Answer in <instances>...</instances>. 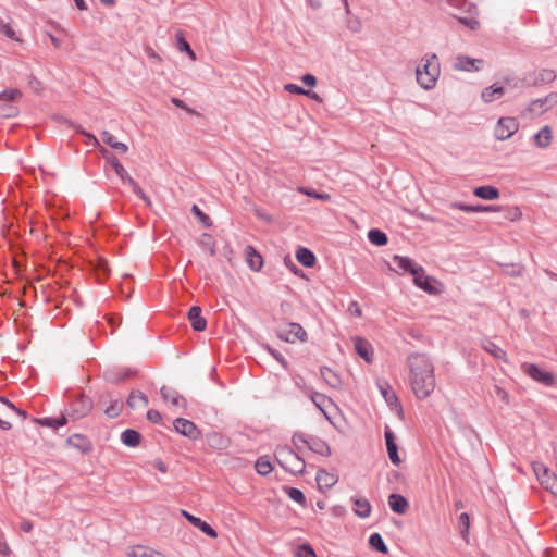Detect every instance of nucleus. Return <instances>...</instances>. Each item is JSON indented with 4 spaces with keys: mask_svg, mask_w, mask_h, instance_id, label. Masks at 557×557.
I'll return each mask as SVG.
<instances>
[{
    "mask_svg": "<svg viewBox=\"0 0 557 557\" xmlns=\"http://www.w3.org/2000/svg\"><path fill=\"white\" fill-rule=\"evenodd\" d=\"M409 381L414 396L425 399L436 386L434 364L425 354H413L408 358Z\"/></svg>",
    "mask_w": 557,
    "mask_h": 557,
    "instance_id": "nucleus-1",
    "label": "nucleus"
},
{
    "mask_svg": "<svg viewBox=\"0 0 557 557\" xmlns=\"http://www.w3.org/2000/svg\"><path fill=\"white\" fill-rule=\"evenodd\" d=\"M440 73L441 69L437 57L435 54L425 55L416 70L417 82L422 88L432 89L440 77Z\"/></svg>",
    "mask_w": 557,
    "mask_h": 557,
    "instance_id": "nucleus-2",
    "label": "nucleus"
},
{
    "mask_svg": "<svg viewBox=\"0 0 557 557\" xmlns=\"http://www.w3.org/2000/svg\"><path fill=\"white\" fill-rule=\"evenodd\" d=\"M532 470L542 487L557 495V475L544 463L537 461L532 462Z\"/></svg>",
    "mask_w": 557,
    "mask_h": 557,
    "instance_id": "nucleus-3",
    "label": "nucleus"
},
{
    "mask_svg": "<svg viewBox=\"0 0 557 557\" xmlns=\"http://www.w3.org/2000/svg\"><path fill=\"white\" fill-rule=\"evenodd\" d=\"M310 398L317 406V408H319V410H321L324 417L330 421V423L336 426L334 419L335 416L341 412L337 405L334 404L333 400L325 396L324 394H320L317 392L312 393L310 395Z\"/></svg>",
    "mask_w": 557,
    "mask_h": 557,
    "instance_id": "nucleus-4",
    "label": "nucleus"
},
{
    "mask_svg": "<svg viewBox=\"0 0 557 557\" xmlns=\"http://www.w3.org/2000/svg\"><path fill=\"white\" fill-rule=\"evenodd\" d=\"M557 104V92H550L543 98L533 100L527 108L530 117L541 116Z\"/></svg>",
    "mask_w": 557,
    "mask_h": 557,
    "instance_id": "nucleus-5",
    "label": "nucleus"
},
{
    "mask_svg": "<svg viewBox=\"0 0 557 557\" xmlns=\"http://www.w3.org/2000/svg\"><path fill=\"white\" fill-rule=\"evenodd\" d=\"M293 442L296 446L299 444L306 445L310 450L314 451L315 454H319L321 456H330L331 455V448L329 444L314 436H305L304 434H296L293 437Z\"/></svg>",
    "mask_w": 557,
    "mask_h": 557,
    "instance_id": "nucleus-6",
    "label": "nucleus"
},
{
    "mask_svg": "<svg viewBox=\"0 0 557 557\" xmlns=\"http://www.w3.org/2000/svg\"><path fill=\"white\" fill-rule=\"evenodd\" d=\"M22 94L18 89H8L0 94V116L13 117L17 115V108L12 103L21 98Z\"/></svg>",
    "mask_w": 557,
    "mask_h": 557,
    "instance_id": "nucleus-7",
    "label": "nucleus"
},
{
    "mask_svg": "<svg viewBox=\"0 0 557 557\" xmlns=\"http://www.w3.org/2000/svg\"><path fill=\"white\" fill-rule=\"evenodd\" d=\"M278 337L288 343L306 342L307 333L300 324L290 322L280 329Z\"/></svg>",
    "mask_w": 557,
    "mask_h": 557,
    "instance_id": "nucleus-8",
    "label": "nucleus"
},
{
    "mask_svg": "<svg viewBox=\"0 0 557 557\" xmlns=\"http://www.w3.org/2000/svg\"><path fill=\"white\" fill-rule=\"evenodd\" d=\"M519 128V123L513 117H500L494 128V135L498 140L510 138Z\"/></svg>",
    "mask_w": 557,
    "mask_h": 557,
    "instance_id": "nucleus-9",
    "label": "nucleus"
},
{
    "mask_svg": "<svg viewBox=\"0 0 557 557\" xmlns=\"http://www.w3.org/2000/svg\"><path fill=\"white\" fill-rule=\"evenodd\" d=\"M413 283L429 294H438L440 289L436 287L437 281L425 274V271L420 267L413 274Z\"/></svg>",
    "mask_w": 557,
    "mask_h": 557,
    "instance_id": "nucleus-10",
    "label": "nucleus"
},
{
    "mask_svg": "<svg viewBox=\"0 0 557 557\" xmlns=\"http://www.w3.org/2000/svg\"><path fill=\"white\" fill-rule=\"evenodd\" d=\"M379 389L387 405L391 407V409L395 411L398 416H401L403 407L391 385L386 382L379 383Z\"/></svg>",
    "mask_w": 557,
    "mask_h": 557,
    "instance_id": "nucleus-11",
    "label": "nucleus"
},
{
    "mask_svg": "<svg viewBox=\"0 0 557 557\" xmlns=\"http://www.w3.org/2000/svg\"><path fill=\"white\" fill-rule=\"evenodd\" d=\"M174 429L182 435L187 436L191 440H196L200 436V430L196 426V424L187 419L177 418L174 423Z\"/></svg>",
    "mask_w": 557,
    "mask_h": 557,
    "instance_id": "nucleus-12",
    "label": "nucleus"
},
{
    "mask_svg": "<svg viewBox=\"0 0 557 557\" xmlns=\"http://www.w3.org/2000/svg\"><path fill=\"white\" fill-rule=\"evenodd\" d=\"M524 370L533 380L546 386H552L555 383V376L553 373L546 372L535 364H525Z\"/></svg>",
    "mask_w": 557,
    "mask_h": 557,
    "instance_id": "nucleus-13",
    "label": "nucleus"
},
{
    "mask_svg": "<svg viewBox=\"0 0 557 557\" xmlns=\"http://www.w3.org/2000/svg\"><path fill=\"white\" fill-rule=\"evenodd\" d=\"M164 401H169L173 407L185 408L186 399L173 388L163 386L160 391Z\"/></svg>",
    "mask_w": 557,
    "mask_h": 557,
    "instance_id": "nucleus-14",
    "label": "nucleus"
},
{
    "mask_svg": "<svg viewBox=\"0 0 557 557\" xmlns=\"http://www.w3.org/2000/svg\"><path fill=\"white\" fill-rule=\"evenodd\" d=\"M14 412L21 413L8 400L2 401V407L0 408V428L2 430H10L12 424L10 419Z\"/></svg>",
    "mask_w": 557,
    "mask_h": 557,
    "instance_id": "nucleus-15",
    "label": "nucleus"
},
{
    "mask_svg": "<svg viewBox=\"0 0 557 557\" xmlns=\"http://www.w3.org/2000/svg\"><path fill=\"white\" fill-rule=\"evenodd\" d=\"M91 410V400L86 397H81L74 401L71 408V416L74 419L85 417Z\"/></svg>",
    "mask_w": 557,
    "mask_h": 557,
    "instance_id": "nucleus-16",
    "label": "nucleus"
},
{
    "mask_svg": "<svg viewBox=\"0 0 557 557\" xmlns=\"http://www.w3.org/2000/svg\"><path fill=\"white\" fill-rule=\"evenodd\" d=\"M245 259H246L248 267L252 271L257 272L263 265V259H262L261 255L252 246H247L245 248Z\"/></svg>",
    "mask_w": 557,
    "mask_h": 557,
    "instance_id": "nucleus-17",
    "label": "nucleus"
},
{
    "mask_svg": "<svg viewBox=\"0 0 557 557\" xmlns=\"http://www.w3.org/2000/svg\"><path fill=\"white\" fill-rule=\"evenodd\" d=\"M385 441H386L387 453H388V457H389L391 461L395 466H398L401 462V460L398 455V448L395 443L394 433L391 430L385 431Z\"/></svg>",
    "mask_w": 557,
    "mask_h": 557,
    "instance_id": "nucleus-18",
    "label": "nucleus"
},
{
    "mask_svg": "<svg viewBox=\"0 0 557 557\" xmlns=\"http://www.w3.org/2000/svg\"><path fill=\"white\" fill-rule=\"evenodd\" d=\"M128 557H166L161 552L154 550L150 547L136 545L132 546L127 550Z\"/></svg>",
    "mask_w": 557,
    "mask_h": 557,
    "instance_id": "nucleus-19",
    "label": "nucleus"
},
{
    "mask_svg": "<svg viewBox=\"0 0 557 557\" xmlns=\"http://www.w3.org/2000/svg\"><path fill=\"white\" fill-rule=\"evenodd\" d=\"M209 446L213 449H227L231 446V440L219 432L209 433L207 436Z\"/></svg>",
    "mask_w": 557,
    "mask_h": 557,
    "instance_id": "nucleus-20",
    "label": "nucleus"
},
{
    "mask_svg": "<svg viewBox=\"0 0 557 557\" xmlns=\"http://www.w3.org/2000/svg\"><path fill=\"white\" fill-rule=\"evenodd\" d=\"M315 480L320 490H329L337 483L338 478L325 470H319L317 472Z\"/></svg>",
    "mask_w": 557,
    "mask_h": 557,
    "instance_id": "nucleus-21",
    "label": "nucleus"
},
{
    "mask_svg": "<svg viewBox=\"0 0 557 557\" xmlns=\"http://www.w3.org/2000/svg\"><path fill=\"white\" fill-rule=\"evenodd\" d=\"M355 350L356 352L363 358L367 362H371L373 349L371 344L361 337L355 338Z\"/></svg>",
    "mask_w": 557,
    "mask_h": 557,
    "instance_id": "nucleus-22",
    "label": "nucleus"
},
{
    "mask_svg": "<svg viewBox=\"0 0 557 557\" xmlns=\"http://www.w3.org/2000/svg\"><path fill=\"white\" fill-rule=\"evenodd\" d=\"M393 261L403 273H410L411 275L421 267L408 257L394 256Z\"/></svg>",
    "mask_w": 557,
    "mask_h": 557,
    "instance_id": "nucleus-23",
    "label": "nucleus"
},
{
    "mask_svg": "<svg viewBox=\"0 0 557 557\" xmlns=\"http://www.w3.org/2000/svg\"><path fill=\"white\" fill-rule=\"evenodd\" d=\"M188 319L195 331H203L207 326L206 320L201 317L200 307L194 306L189 309Z\"/></svg>",
    "mask_w": 557,
    "mask_h": 557,
    "instance_id": "nucleus-24",
    "label": "nucleus"
},
{
    "mask_svg": "<svg viewBox=\"0 0 557 557\" xmlns=\"http://www.w3.org/2000/svg\"><path fill=\"white\" fill-rule=\"evenodd\" d=\"M483 61L480 59H472L469 57H458L455 63V69L461 71H478Z\"/></svg>",
    "mask_w": 557,
    "mask_h": 557,
    "instance_id": "nucleus-25",
    "label": "nucleus"
},
{
    "mask_svg": "<svg viewBox=\"0 0 557 557\" xmlns=\"http://www.w3.org/2000/svg\"><path fill=\"white\" fill-rule=\"evenodd\" d=\"M504 94V86L493 85L482 90L481 98L484 102L490 103L503 97Z\"/></svg>",
    "mask_w": 557,
    "mask_h": 557,
    "instance_id": "nucleus-26",
    "label": "nucleus"
},
{
    "mask_svg": "<svg viewBox=\"0 0 557 557\" xmlns=\"http://www.w3.org/2000/svg\"><path fill=\"white\" fill-rule=\"evenodd\" d=\"M388 505L394 512L399 515L405 513L409 506L407 499L399 494H391L388 496Z\"/></svg>",
    "mask_w": 557,
    "mask_h": 557,
    "instance_id": "nucleus-27",
    "label": "nucleus"
},
{
    "mask_svg": "<svg viewBox=\"0 0 557 557\" xmlns=\"http://www.w3.org/2000/svg\"><path fill=\"white\" fill-rule=\"evenodd\" d=\"M102 140L110 146L112 149L117 151L121 154H124L128 151V147L126 144L119 141L110 132L103 131L101 133Z\"/></svg>",
    "mask_w": 557,
    "mask_h": 557,
    "instance_id": "nucleus-28",
    "label": "nucleus"
},
{
    "mask_svg": "<svg viewBox=\"0 0 557 557\" xmlns=\"http://www.w3.org/2000/svg\"><path fill=\"white\" fill-rule=\"evenodd\" d=\"M474 196L485 199V200H495L498 199L500 194L499 190L494 186H479L473 189Z\"/></svg>",
    "mask_w": 557,
    "mask_h": 557,
    "instance_id": "nucleus-29",
    "label": "nucleus"
},
{
    "mask_svg": "<svg viewBox=\"0 0 557 557\" xmlns=\"http://www.w3.org/2000/svg\"><path fill=\"white\" fill-rule=\"evenodd\" d=\"M553 132L549 126H544L534 135V143L540 148H546L550 145Z\"/></svg>",
    "mask_w": 557,
    "mask_h": 557,
    "instance_id": "nucleus-30",
    "label": "nucleus"
},
{
    "mask_svg": "<svg viewBox=\"0 0 557 557\" xmlns=\"http://www.w3.org/2000/svg\"><path fill=\"white\" fill-rule=\"evenodd\" d=\"M296 259L298 262H300L304 267L311 268L315 264L317 258L314 253L309 250L308 248L300 247L296 251Z\"/></svg>",
    "mask_w": 557,
    "mask_h": 557,
    "instance_id": "nucleus-31",
    "label": "nucleus"
},
{
    "mask_svg": "<svg viewBox=\"0 0 557 557\" xmlns=\"http://www.w3.org/2000/svg\"><path fill=\"white\" fill-rule=\"evenodd\" d=\"M321 375L325 383L333 388H339L342 386V380L339 375L327 367H323L320 370Z\"/></svg>",
    "mask_w": 557,
    "mask_h": 557,
    "instance_id": "nucleus-32",
    "label": "nucleus"
},
{
    "mask_svg": "<svg viewBox=\"0 0 557 557\" xmlns=\"http://www.w3.org/2000/svg\"><path fill=\"white\" fill-rule=\"evenodd\" d=\"M127 405L133 409L145 408L148 405V398L144 393L134 391L127 399Z\"/></svg>",
    "mask_w": 557,
    "mask_h": 557,
    "instance_id": "nucleus-33",
    "label": "nucleus"
},
{
    "mask_svg": "<svg viewBox=\"0 0 557 557\" xmlns=\"http://www.w3.org/2000/svg\"><path fill=\"white\" fill-rule=\"evenodd\" d=\"M67 443L71 446L78 448L79 450L87 453L91 449L90 442L83 435L74 434L67 438Z\"/></svg>",
    "mask_w": 557,
    "mask_h": 557,
    "instance_id": "nucleus-34",
    "label": "nucleus"
},
{
    "mask_svg": "<svg viewBox=\"0 0 557 557\" xmlns=\"http://www.w3.org/2000/svg\"><path fill=\"white\" fill-rule=\"evenodd\" d=\"M354 511L360 518H367L371 513V505L366 498L354 499Z\"/></svg>",
    "mask_w": 557,
    "mask_h": 557,
    "instance_id": "nucleus-35",
    "label": "nucleus"
},
{
    "mask_svg": "<svg viewBox=\"0 0 557 557\" xmlns=\"http://www.w3.org/2000/svg\"><path fill=\"white\" fill-rule=\"evenodd\" d=\"M482 347L485 351L491 354L494 358L507 361L506 351L503 350L498 345L491 341H484Z\"/></svg>",
    "mask_w": 557,
    "mask_h": 557,
    "instance_id": "nucleus-36",
    "label": "nucleus"
},
{
    "mask_svg": "<svg viewBox=\"0 0 557 557\" xmlns=\"http://www.w3.org/2000/svg\"><path fill=\"white\" fill-rule=\"evenodd\" d=\"M140 438V434L137 431L131 429L125 430L121 435L123 444L129 447H136L139 445Z\"/></svg>",
    "mask_w": 557,
    "mask_h": 557,
    "instance_id": "nucleus-37",
    "label": "nucleus"
},
{
    "mask_svg": "<svg viewBox=\"0 0 557 557\" xmlns=\"http://www.w3.org/2000/svg\"><path fill=\"white\" fill-rule=\"evenodd\" d=\"M255 469L260 475H268L273 470V467L270 459L265 456H262L257 459Z\"/></svg>",
    "mask_w": 557,
    "mask_h": 557,
    "instance_id": "nucleus-38",
    "label": "nucleus"
},
{
    "mask_svg": "<svg viewBox=\"0 0 557 557\" xmlns=\"http://www.w3.org/2000/svg\"><path fill=\"white\" fill-rule=\"evenodd\" d=\"M369 240L377 246H384L387 244V236L380 230H371L368 233Z\"/></svg>",
    "mask_w": 557,
    "mask_h": 557,
    "instance_id": "nucleus-39",
    "label": "nucleus"
},
{
    "mask_svg": "<svg viewBox=\"0 0 557 557\" xmlns=\"http://www.w3.org/2000/svg\"><path fill=\"white\" fill-rule=\"evenodd\" d=\"M369 544L372 548L380 553L386 554L388 552L382 536L379 533H373L369 539Z\"/></svg>",
    "mask_w": 557,
    "mask_h": 557,
    "instance_id": "nucleus-40",
    "label": "nucleus"
},
{
    "mask_svg": "<svg viewBox=\"0 0 557 557\" xmlns=\"http://www.w3.org/2000/svg\"><path fill=\"white\" fill-rule=\"evenodd\" d=\"M123 409V401L121 399L113 400L106 409L104 413L109 418H116Z\"/></svg>",
    "mask_w": 557,
    "mask_h": 557,
    "instance_id": "nucleus-41",
    "label": "nucleus"
},
{
    "mask_svg": "<svg viewBox=\"0 0 557 557\" xmlns=\"http://www.w3.org/2000/svg\"><path fill=\"white\" fill-rule=\"evenodd\" d=\"M286 454H287V459H288L287 461H289V463H290L289 469L292 471L301 472L305 468L304 461L290 450H286Z\"/></svg>",
    "mask_w": 557,
    "mask_h": 557,
    "instance_id": "nucleus-42",
    "label": "nucleus"
},
{
    "mask_svg": "<svg viewBox=\"0 0 557 557\" xmlns=\"http://www.w3.org/2000/svg\"><path fill=\"white\" fill-rule=\"evenodd\" d=\"M110 163L112 164L115 173L119 175V177L128 183V178H132L127 171L124 169V166L120 163V161L116 158H110Z\"/></svg>",
    "mask_w": 557,
    "mask_h": 557,
    "instance_id": "nucleus-43",
    "label": "nucleus"
},
{
    "mask_svg": "<svg viewBox=\"0 0 557 557\" xmlns=\"http://www.w3.org/2000/svg\"><path fill=\"white\" fill-rule=\"evenodd\" d=\"M284 491L290 499H293L294 502H296L300 505H305L306 497L300 490L295 488V487H284Z\"/></svg>",
    "mask_w": 557,
    "mask_h": 557,
    "instance_id": "nucleus-44",
    "label": "nucleus"
},
{
    "mask_svg": "<svg viewBox=\"0 0 557 557\" xmlns=\"http://www.w3.org/2000/svg\"><path fill=\"white\" fill-rule=\"evenodd\" d=\"M177 48L180 51L187 53L193 61L196 60V54L190 45L182 36L177 37Z\"/></svg>",
    "mask_w": 557,
    "mask_h": 557,
    "instance_id": "nucleus-45",
    "label": "nucleus"
},
{
    "mask_svg": "<svg viewBox=\"0 0 557 557\" xmlns=\"http://www.w3.org/2000/svg\"><path fill=\"white\" fill-rule=\"evenodd\" d=\"M127 184L133 188V191L146 202L147 206H149V207L151 206L150 199L146 196L144 190L139 187V185L133 178H128Z\"/></svg>",
    "mask_w": 557,
    "mask_h": 557,
    "instance_id": "nucleus-46",
    "label": "nucleus"
},
{
    "mask_svg": "<svg viewBox=\"0 0 557 557\" xmlns=\"http://www.w3.org/2000/svg\"><path fill=\"white\" fill-rule=\"evenodd\" d=\"M298 191L301 193V194H305L307 196L313 197L315 199L323 200V201H329L331 199V196L329 194H320V193H317L314 190H310V189L305 188V187H299Z\"/></svg>",
    "mask_w": 557,
    "mask_h": 557,
    "instance_id": "nucleus-47",
    "label": "nucleus"
},
{
    "mask_svg": "<svg viewBox=\"0 0 557 557\" xmlns=\"http://www.w3.org/2000/svg\"><path fill=\"white\" fill-rule=\"evenodd\" d=\"M201 245L208 248L211 256L215 255V242L209 234H203L200 240Z\"/></svg>",
    "mask_w": 557,
    "mask_h": 557,
    "instance_id": "nucleus-48",
    "label": "nucleus"
},
{
    "mask_svg": "<svg viewBox=\"0 0 557 557\" xmlns=\"http://www.w3.org/2000/svg\"><path fill=\"white\" fill-rule=\"evenodd\" d=\"M0 32L10 39L18 40L15 30L11 27L10 24L4 23L2 20H0Z\"/></svg>",
    "mask_w": 557,
    "mask_h": 557,
    "instance_id": "nucleus-49",
    "label": "nucleus"
},
{
    "mask_svg": "<svg viewBox=\"0 0 557 557\" xmlns=\"http://www.w3.org/2000/svg\"><path fill=\"white\" fill-rule=\"evenodd\" d=\"M82 134H84V135L87 137L88 143H89L90 145H92V146H94V147H96V148H99L100 152H101L104 157L108 154V151H107L104 148H102V147L100 146V143H99L98 138H97L95 135L89 134V133H87V132H85V131H82Z\"/></svg>",
    "mask_w": 557,
    "mask_h": 557,
    "instance_id": "nucleus-50",
    "label": "nucleus"
},
{
    "mask_svg": "<svg viewBox=\"0 0 557 557\" xmlns=\"http://www.w3.org/2000/svg\"><path fill=\"white\" fill-rule=\"evenodd\" d=\"M296 557H317V555L309 545H302L297 548Z\"/></svg>",
    "mask_w": 557,
    "mask_h": 557,
    "instance_id": "nucleus-51",
    "label": "nucleus"
},
{
    "mask_svg": "<svg viewBox=\"0 0 557 557\" xmlns=\"http://www.w3.org/2000/svg\"><path fill=\"white\" fill-rule=\"evenodd\" d=\"M198 529L212 539H215L218 536L215 530L202 520L200 521Z\"/></svg>",
    "mask_w": 557,
    "mask_h": 557,
    "instance_id": "nucleus-52",
    "label": "nucleus"
},
{
    "mask_svg": "<svg viewBox=\"0 0 557 557\" xmlns=\"http://www.w3.org/2000/svg\"><path fill=\"white\" fill-rule=\"evenodd\" d=\"M284 89L288 92H292V94H297V95H305V94H309V90H306L304 89L302 87L296 85V84H286L284 86Z\"/></svg>",
    "mask_w": 557,
    "mask_h": 557,
    "instance_id": "nucleus-53",
    "label": "nucleus"
},
{
    "mask_svg": "<svg viewBox=\"0 0 557 557\" xmlns=\"http://www.w3.org/2000/svg\"><path fill=\"white\" fill-rule=\"evenodd\" d=\"M494 392H495V395L504 403V404H508L509 403V395L508 393L502 388L500 386L498 385H495L494 386Z\"/></svg>",
    "mask_w": 557,
    "mask_h": 557,
    "instance_id": "nucleus-54",
    "label": "nucleus"
},
{
    "mask_svg": "<svg viewBox=\"0 0 557 557\" xmlns=\"http://www.w3.org/2000/svg\"><path fill=\"white\" fill-rule=\"evenodd\" d=\"M459 22L465 24L470 29H478L480 26V22L475 18L460 17Z\"/></svg>",
    "mask_w": 557,
    "mask_h": 557,
    "instance_id": "nucleus-55",
    "label": "nucleus"
},
{
    "mask_svg": "<svg viewBox=\"0 0 557 557\" xmlns=\"http://www.w3.org/2000/svg\"><path fill=\"white\" fill-rule=\"evenodd\" d=\"M191 210L195 213V215H197L205 225H207V226L210 225V218L208 215H206L197 206H193Z\"/></svg>",
    "mask_w": 557,
    "mask_h": 557,
    "instance_id": "nucleus-56",
    "label": "nucleus"
},
{
    "mask_svg": "<svg viewBox=\"0 0 557 557\" xmlns=\"http://www.w3.org/2000/svg\"><path fill=\"white\" fill-rule=\"evenodd\" d=\"M540 76H541V81L545 82V83L553 82L556 77L554 71H552V70L541 71Z\"/></svg>",
    "mask_w": 557,
    "mask_h": 557,
    "instance_id": "nucleus-57",
    "label": "nucleus"
},
{
    "mask_svg": "<svg viewBox=\"0 0 557 557\" xmlns=\"http://www.w3.org/2000/svg\"><path fill=\"white\" fill-rule=\"evenodd\" d=\"M499 210L498 206H474V212H497Z\"/></svg>",
    "mask_w": 557,
    "mask_h": 557,
    "instance_id": "nucleus-58",
    "label": "nucleus"
},
{
    "mask_svg": "<svg viewBox=\"0 0 557 557\" xmlns=\"http://www.w3.org/2000/svg\"><path fill=\"white\" fill-rule=\"evenodd\" d=\"M348 311L350 314L360 318L362 315V310L357 301L350 302L348 307Z\"/></svg>",
    "mask_w": 557,
    "mask_h": 557,
    "instance_id": "nucleus-59",
    "label": "nucleus"
},
{
    "mask_svg": "<svg viewBox=\"0 0 557 557\" xmlns=\"http://www.w3.org/2000/svg\"><path fill=\"white\" fill-rule=\"evenodd\" d=\"M147 419L151 423H159L161 421V414L159 411L151 409L147 411Z\"/></svg>",
    "mask_w": 557,
    "mask_h": 557,
    "instance_id": "nucleus-60",
    "label": "nucleus"
},
{
    "mask_svg": "<svg viewBox=\"0 0 557 557\" xmlns=\"http://www.w3.org/2000/svg\"><path fill=\"white\" fill-rule=\"evenodd\" d=\"M182 515L183 517H185V519L190 522L194 527L198 528L201 519L198 518V517H195L193 515H190L189 512H187L186 510H182Z\"/></svg>",
    "mask_w": 557,
    "mask_h": 557,
    "instance_id": "nucleus-61",
    "label": "nucleus"
},
{
    "mask_svg": "<svg viewBox=\"0 0 557 557\" xmlns=\"http://www.w3.org/2000/svg\"><path fill=\"white\" fill-rule=\"evenodd\" d=\"M301 81L302 83L306 85V86H309V87H314L317 85V78L315 76H313L312 74H305L302 77H301Z\"/></svg>",
    "mask_w": 557,
    "mask_h": 557,
    "instance_id": "nucleus-62",
    "label": "nucleus"
},
{
    "mask_svg": "<svg viewBox=\"0 0 557 557\" xmlns=\"http://www.w3.org/2000/svg\"><path fill=\"white\" fill-rule=\"evenodd\" d=\"M451 207L453 208H456V209H459L463 212H467V213H473L474 212V206H469V205H463V203H459V202H454L451 203Z\"/></svg>",
    "mask_w": 557,
    "mask_h": 557,
    "instance_id": "nucleus-63",
    "label": "nucleus"
},
{
    "mask_svg": "<svg viewBox=\"0 0 557 557\" xmlns=\"http://www.w3.org/2000/svg\"><path fill=\"white\" fill-rule=\"evenodd\" d=\"M459 522L460 524L463 527V532H467L469 527H470V518H469V515L466 513V512H462L460 516H459Z\"/></svg>",
    "mask_w": 557,
    "mask_h": 557,
    "instance_id": "nucleus-64",
    "label": "nucleus"
}]
</instances>
